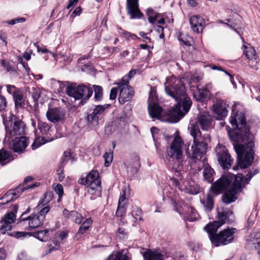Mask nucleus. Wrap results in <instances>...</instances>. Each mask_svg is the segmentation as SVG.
<instances>
[{
	"mask_svg": "<svg viewBox=\"0 0 260 260\" xmlns=\"http://www.w3.org/2000/svg\"><path fill=\"white\" fill-rule=\"evenodd\" d=\"M165 84L166 93L178 102L177 104L168 111V118L165 119L163 116V109L157 103L151 100V95L149 94V103L148 105L149 114L153 119L173 123L177 122L188 112L192 105V102L186 95L185 86L180 79L172 76L167 79ZM150 94H152V93Z\"/></svg>",
	"mask_w": 260,
	"mask_h": 260,
	"instance_id": "f257e3e1",
	"label": "nucleus"
},
{
	"mask_svg": "<svg viewBox=\"0 0 260 260\" xmlns=\"http://www.w3.org/2000/svg\"><path fill=\"white\" fill-rule=\"evenodd\" d=\"M230 122L232 126L238 131H228L231 140L234 142L238 166L242 169L246 168L251 165L254 158V144L252 141L254 136L250 132V128L246 124V118L242 112L235 113L233 110Z\"/></svg>",
	"mask_w": 260,
	"mask_h": 260,
	"instance_id": "f03ea898",
	"label": "nucleus"
},
{
	"mask_svg": "<svg viewBox=\"0 0 260 260\" xmlns=\"http://www.w3.org/2000/svg\"><path fill=\"white\" fill-rule=\"evenodd\" d=\"M190 134L193 138V143L190 148L188 146L185 153L188 157L196 161L201 159L206 151V137L202 136L199 127L194 124L190 127Z\"/></svg>",
	"mask_w": 260,
	"mask_h": 260,
	"instance_id": "7ed1b4c3",
	"label": "nucleus"
},
{
	"mask_svg": "<svg viewBox=\"0 0 260 260\" xmlns=\"http://www.w3.org/2000/svg\"><path fill=\"white\" fill-rule=\"evenodd\" d=\"M183 144L181 138L179 136L176 137L170 147L167 150L169 157L167 165L177 173V176L179 174L183 165V161L182 159Z\"/></svg>",
	"mask_w": 260,
	"mask_h": 260,
	"instance_id": "20e7f679",
	"label": "nucleus"
},
{
	"mask_svg": "<svg viewBox=\"0 0 260 260\" xmlns=\"http://www.w3.org/2000/svg\"><path fill=\"white\" fill-rule=\"evenodd\" d=\"M233 178H234V181L231 188L237 192L241 191L242 188L246 184L244 177L241 174H238L236 176L230 175L222 176L212 186L211 188L213 191L216 194H218L221 191L226 189L231 184Z\"/></svg>",
	"mask_w": 260,
	"mask_h": 260,
	"instance_id": "39448f33",
	"label": "nucleus"
},
{
	"mask_svg": "<svg viewBox=\"0 0 260 260\" xmlns=\"http://www.w3.org/2000/svg\"><path fill=\"white\" fill-rule=\"evenodd\" d=\"M6 134L4 142H9L14 137L25 134V124L24 122L13 114L3 118Z\"/></svg>",
	"mask_w": 260,
	"mask_h": 260,
	"instance_id": "423d86ee",
	"label": "nucleus"
},
{
	"mask_svg": "<svg viewBox=\"0 0 260 260\" xmlns=\"http://www.w3.org/2000/svg\"><path fill=\"white\" fill-rule=\"evenodd\" d=\"M235 228H227L220 231L218 234L216 232H207L209 238L213 245L215 246L227 245L232 243L234 239V235L236 233Z\"/></svg>",
	"mask_w": 260,
	"mask_h": 260,
	"instance_id": "0eeeda50",
	"label": "nucleus"
},
{
	"mask_svg": "<svg viewBox=\"0 0 260 260\" xmlns=\"http://www.w3.org/2000/svg\"><path fill=\"white\" fill-rule=\"evenodd\" d=\"M66 92L69 96L74 98L75 100L83 99L80 102V105H81L86 103L93 93L91 88L83 85L78 86L69 85L66 88Z\"/></svg>",
	"mask_w": 260,
	"mask_h": 260,
	"instance_id": "6e6552de",
	"label": "nucleus"
},
{
	"mask_svg": "<svg viewBox=\"0 0 260 260\" xmlns=\"http://www.w3.org/2000/svg\"><path fill=\"white\" fill-rule=\"evenodd\" d=\"M39 185L40 183L38 182L28 185L26 186H24V184L19 185L13 189L9 190L1 198V200H6L4 204H8L16 200L24 190L35 188L39 186Z\"/></svg>",
	"mask_w": 260,
	"mask_h": 260,
	"instance_id": "1a4fd4ad",
	"label": "nucleus"
},
{
	"mask_svg": "<svg viewBox=\"0 0 260 260\" xmlns=\"http://www.w3.org/2000/svg\"><path fill=\"white\" fill-rule=\"evenodd\" d=\"M215 152L218 161L224 169H228L231 167L233 160L226 148L222 145L218 144L215 148Z\"/></svg>",
	"mask_w": 260,
	"mask_h": 260,
	"instance_id": "9d476101",
	"label": "nucleus"
},
{
	"mask_svg": "<svg viewBox=\"0 0 260 260\" xmlns=\"http://www.w3.org/2000/svg\"><path fill=\"white\" fill-rule=\"evenodd\" d=\"M126 77H125L121 80L120 82L117 83L120 89L118 101L121 104H123L126 102L130 101L134 96V90L128 85L129 82L126 80Z\"/></svg>",
	"mask_w": 260,
	"mask_h": 260,
	"instance_id": "9b49d317",
	"label": "nucleus"
},
{
	"mask_svg": "<svg viewBox=\"0 0 260 260\" xmlns=\"http://www.w3.org/2000/svg\"><path fill=\"white\" fill-rule=\"evenodd\" d=\"M232 215V212L225 209L218 213V220L210 223L204 227V230L207 232H216L219 227L228 221V218Z\"/></svg>",
	"mask_w": 260,
	"mask_h": 260,
	"instance_id": "f8f14e48",
	"label": "nucleus"
},
{
	"mask_svg": "<svg viewBox=\"0 0 260 260\" xmlns=\"http://www.w3.org/2000/svg\"><path fill=\"white\" fill-rule=\"evenodd\" d=\"M78 183L81 185H87L92 190L100 187L101 181L99 179V173L96 171L92 170L85 177L79 179Z\"/></svg>",
	"mask_w": 260,
	"mask_h": 260,
	"instance_id": "ddd939ff",
	"label": "nucleus"
},
{
	"mask_svg": "<svg viewBox=\"0 0 260 260\" xmlns=\"http://www.w3.org/2000/svg\"><path fill=\"white\" fill-rule=\"evenodd\" d=\"M109 106V104L96 106L91 112L87 115V120L88 123L93 126L98 125L102 114Z\"/></svg>",
	"mask_w": 260,
	"mask_h": 260,
	"instance_id": "4468645a",
	"label": "nucleus"
},
{
	"mask_svg": "<svg viewBox=\"0 0 260 260\" xmlns=\"http://www.w3.org/2000/svg\"><path fill=\"white\" fill-rule=\"evenodd\" d=\"M10 148L15 152L22 153L28 145V141L25 137H15L14 140H11L9 142Z\"/></svg>",
	"mask_w": 260,
	"mask_h": 260,
	"instance_id": "2eb2a0df",
	"label": "nucleus"
},
{
	"mask_svg": "<svg viewBox=\"0 0 260 260\" xmlns=\"http://www.w3.org/2000/svg\"><path fill=\"white\" fill-rule=\"evenodd\" d=\"M139 0H126V9L131 19H140L143 13L139 8Z\"/></svg>",
	"mask_w": 260,
	"mask_h": 260,
	"instance_id": "dca6fc26",
	"label": "nucleus"
},
{
	"mask_svg": "<svg viewBox=\"0 0 260 260\" xmlns=\"http://www.w3.org/2000/svg\"><path fill=\"white\" fill-rule=\"evenodd\" d=\"M16 219L15 214L10 212L5 215L1 221L2 225L0 229V233L5 234L6 232L10 231L12 229L11 224L13 223Z\"/></svg>",
	"mask_w": 260,
	"mask_h": 260,
	"instance_id": "f3484780",
	"label": "nucleus"
},
{
	"mask_svg": "<svg viewBox=\"0 0 260 260\" xmlns=\"http://www.w3.org/2000/svg\"><path fill=\"white\" fill-rule=\"evenodd\" d=\"M64 112L60 108H49L47 113L48 120L52 122L56 123L62 120L64 117Z\"/></svg>",
	"mask_w": 260,
	"mask_h": 260,
	"instance_id": "a211bd4d",
	"label": "nucleus"
},
{
	"mask_svg": "<svg viewBox=\"0 0 260 260\" xmlns=\"http://www.w3.org/2000/svg\"><path fill=\"white\" fill-rule=\"evenodd\" d=\"M227 105L222 100H219L212 106V112L217 115V118L220 119L228 114Z\"/></svg>",
	"mask_w": 260,
	"mask_h": 260,
	"instance_id": "6ab92c4d",
	"label": "nucleus"
},
{
	"mask_svg": "<svg viewBox=\"0 0 260 260\" xmlns=\"http://www.w3.org/2000/svg\"><path fill=\"white\" fill-rule=\"evenodd\" d=\"M189 23L193 31L198 34L203 31L205 25L204 19L199 15L191 16L189 19Z\"/></svg>",
	"mask_w": 260,
	"mask_h": 260,
	"instance_id": "aec40b11",
	"label": "nucleus"
},
{
	"mask_svg": "<svg viewBox=\"0 0 260 260\" xmlns=\"http://www.w3.org/2000/svg\"><path fill=\"white\" fill-rule=\"evenodd\" d=\"M171 190L165 191L164 195L166 194V197L170 200V202L173 205L174 210L178 212L180 214L183 213L179 208V206H178V203L179 202V197L173 191L172 188H170Z\"/></svg>",
	"mask_w": 260,
	"mask_h": 260,
	"instance_id": "412c9836",
	"label": "nucleus"
},
{
	"mask_svg": "<svg viewBox=\"0 0 260 260\" xmlns=\"http://www.w3.org/2000/svg\"><path fill=\"white\" fill-rule=\"evenodd\" d=\"M27 220H29L28 226L30 229H35L43 224V220L38 216V214H31L26 218H22L21 221Z\"/></svg>",
	"mask_w": 260,
	"mask_h": 260,
	"instance_id": "4be33fe9",
	"label": "nucleus"
},
{
	"mask_svg": "<svg viewBox=\"0 0 260 260\" xmlns=\"http://www.w3.org/2000/svg\"><path fill=\"white\" fill-rule=\"evenodd\" d=\"M144 260H164V255L158 251L147 249L143 253Z\"/></svg>",
	"mask_w": 260,
	"mask_h": 260,
	"instance_id": "5701e85b",
	"label": "nucleus"
},
{
	"mask_svg": "<svg viewBox=\"0 0 260 260\" xmlns=\"http://www.w3.org/2000/svg\"><path fill=\"white\" fill-rule=\"evenodd\" d=\"M68 233L69 231L67 230L58 231L54 235L52 240L53 243L55 246L64 243L68 237Z\"/></svg>",
	"mask_w": 260,
	"mask_h": 260,
	"instance_id": "b1692460",
	"label": "nucleus"
},
{
	"mask_svg": "<svg viewBox=\"0 0 260 260\" xmlns=\"http://www.w3.org/2000/svg\"><path fill=\"white\" fill-rule=\"evenodd\" d=\"M197 90L193 93L195 99L199 101H203L209 95L210 91L208 89L205 87L200 88L197 87Z\"/></svg>",
	"mask_w": 260,
	"mask_h": 260,
	"instance_id": "393cba45",
	"label": "nucleus"
},
{
	"mask_svg": "<svg viewBox=\"0 0 260 260\" xmlns=\"http://www.w3.org/2000/svg\"><path fill=\"white\" fill-rule=\"evenodd\" d=\"M237 192L232 188L226 190L222 196V201L226 204L235 202L237 199Z\"/></svg>",
	"mask_w": 260,
	"mask_h": 260,
	"instance_id": "a878e982",
	"label": "nucleus"
},
{
	"mask_svg": "<svg viewBox=\"0 0 260 260\" xmlns=\"http://www.w3.org/2000/svg\"><path fill=\"white\" fill-rule=\"evenodd\" d=\"M53 230L45 229L44 230L40 231L34 232L33 236L41 241H47L50 237V233H52Z\"/></svg>",
	"mask_w": 260,
	"mask_h": 260,
	"instance_id": "bb28decb",
	"label": "nucleus"
},
{
	"mask_svg": "<svg viewBox=\"0 0 260 260\" xmlns=\"http://www.w3.org/2000/svg\"><path fill=\"white\" fill-rule=\"evenodd\" d=\"M211 118L208 115H201L198 118V121L203 130H208L210 127Z\"/></svg>",
	"mask_w": 260,
	"mask_h": 260,
	"instance_id": "cd10ccee",
	"label": "nucleus"
},
{
	"mask_svg": "<svg viewBox=\"0 0 260 260\" xmlns=\"http://www.w3.org/2000/svg\"><path fill=\"white\" fill-rule=\"evenodd\" d=\"M201 203L204 205L206 211H210L214 207V199L211 194H207L205 199L201 201Z\"/></svg>",
	"mask_w": 260,
	"mask_h": 260,
	"instance_id": "c85d7f7f",
	"label": "nucleus"
},
{
	"mask_svg": "<svg viewBox=\"0 0 260 260\" xmlns=\"http://www.w3.org/2000/svg\"><path fill=\"white\" fill-rule=\"evenodd\" d=\"M203 173L204 179L206 180L207 182H211L213 181V176L214 171L208 164L204 165Z\"/></svg>",
	"mask_w": 260,
	"mask_h": 260,
	"instance_id": "c756f323",
	"label": "nucleus"
},
{
	"mask_svg": "<svg viewBox=\"0 0 260 260\" xmlns=\"http://www.w3.org/2000/svg\"><path fill=\"white\" fill-rule=\"evenodd\" d=\"M13 97L16 109L21 108L24 105V100L20 91L15 93Z\"/></svg>",
	"mask_w": 260,
	"mask_h": 260,
	"instance_id": "7c9ffc66",
	"label": "nucleus"
},
{
	"mask_svg": "<svg viewBox=\"0 0 260 260\" xmlns=\"http://www.w3.org/2000/svg\"><path fill=\"white\" fill-rule=\"evenodd\" d=\"M244 53L248 59L251 60H255L256 59V54L254 48L251 46L245 47L244 51Z\"/></svg>",
	"mask_w": 260,
	"mask_h": 260,
	"instance_id": "2f4dec72",
	"label": "nucleus"
},
{
	"mask_svg": "<svg viewBox=\"0 0 260 260\" xmlns=\"http://www.w3.org/2000/svg\"><path fill=\"white\" fill-rule=\"evenodd\" d=\"M11 154L8 151L1 149L0 150V164L4 165L11 160Z\"/></svg>",
	"mask_w": 260,
	"mask_h": 260,
	"instance_id": "473e14b6",
	"label": "nucleus"
},
{
	"mask_svg": "<svg viewBox=\"0 0 260 260\" xmlns=\"http://www.w3.org/2000/svg\"><path fill=\"white\" fill-rule=\"evenodd\" d=\"M185 217L189 221H193L197 219L198 214L196 210L192 207H187Z\"/></svg>",
	"mask_w": 260,
	"mask_h": 260,
	"instance_id": "72a5a7b5",
	"label": "nucleus"
},
{
	"mask_svg": "<svg viewBox=\"0 0 260 260\" xmlns=\"http://www.w3.org/2000/svg\"><path fill=\"white\" fill-rule=\"evenodd\" d=\"M70 219L77 224H80L82 223L84 218L77 211L73 210L71 211Z\"/></svg>",
	"mask_w": 260,
	"mask_h": 260,
	"instance_id": "f704fd0d",
	"label": "nucleus"
},
{
	"mask_svg": "<svg viewBox=\"0 0 260 260\" xmlns=\"http://www.w3.org/2000/svg\"><path fill=\"white\" fill-rule=\"evenodd\" d=\"M132 216L135 219L134 222L137 221H141L142 219V212L141 209L137 207H134L133 209L131 212Z\"/></svg>",
	"mask_w": 260,
	"mask_h": 260,
	"instance_id": "c9c22d12",
	"label": "nucleus"
},
{
	"mask_svg": "<svg viewBox=\"0 0 260 260\" xmlns=\"http://www.w3.org/2000/svg\"><path fill=\"white\" fill-rule=\"evenodd\" d=\"M38 127L41 133L43 134H47L50 128V126L48 125V123L40 120L38 121Z\"/></svg>",
	"mask_w": 260,
	"mask_h": 260,
	"instance_id": "e433bc0d",
	"label": "nucleus"
},
{
	"mask_svg": "<svg viewBox=\"0 0 260 260\" xmlns=\"http://www.w3.org/2000/svg\"><path fill=\"white\" fill-rule=\"evenodd\" d=\"M47 142V140L44 137H38L31 145V147L32 149H36L42 145L45 144Z\"/></svg>",
	"mask_w": 260,
	"mask_h": 260,
	"instance_id": "4c0bfd02",
	"label": "nucleus"
},
{
	"mask_svg": "<svg viewBox=\"0 0 260 260\" xmlns=\"http://www.w3.org/2000/svg\"><path fill=\"white\" fill-rule=\"evenodd\" d=\"M94 90V99L95 101H101L103 96L102 87L99 85H93Z\"/></svg>",
	"mask_w": 260,
	"mask_h": 260,
	"instance_id": "58836bf2",
	"label": "nucleus"
},
{
	"mask_svg": "<svg viewBox=\"0 0 260 260\" xmlns=\"http://www.w3.org/2000/svg\"><path fill=\"white\" fill-rule=\"evenodd\" d=\"M250 237V238L248 239V240L251 241L253 244H256L260 246V232L252 234Z\"/></svg>",
	"mask_w": 260,
	"mask_h": 260,
	"instance_id": "ea45409f",
	"label": "nucleus"
},
{
	"mask_svg": "<svg viewBox=\"0 0 260 260\" xmlns=\"http://www.w3.org/2000/svg\"><path fill=\"white\" fill-rule=\"evenodd\" d=\"M113 152L112 151H110L109 152H106L104 153L103 157L105 159V167H109L110 164L112 162L113 160Z\"/></svg>",
	"mask_w": 260,
	"mask_h": 260,
	"instance_id": "a19ab883",
	"label": "nucleus"
},
{
	"mask_svg": "<svg viewBox=\"0 0 260 260\" xmlns=\"http://www.w3.org/2000/svg\"><path fill=\"white\" fill-rule=\"evenodd\" d=\"M171 181H172V185L173 186L177 187L179 189H180V190H182L183 189H189V187H190V186H191V185H188L186 184L185 182H184V187L183 188L182 186H180V182L179 180L178 179L175 178L174 177H173L172 178H171Z\"/></svg>",
	"mask_w": 260,
	"mask_h": 260,
	"instance_id": "79ce46f5",
	"label": "nucleus"
},
{
	"mask_svg": "<svg viewBox=\"0 0 260 260\" xmlns=\"http://www.w3.org/2000/svg\"><path fill=\"white\" fill-rule=\"evenodd\" d=\"M127 205L123 204L122 206L118 205L117 209L116 212V215L118 217H122L126 213Z\"/></svg>",
	"mask_w": 260,
	"mask_h": 260,
	"instance_id": "37998d69",
	"label": "nucleus"
},
{
	"mask_svg": "<svg viewBox=\"0 0 260 260\" xmlns=\"http://www.w3.org/2000/svg\"><path fill=\"white\" fill-rule=\"evenodd\" d=\"M259 171L257 169L250 170L246 175L245 179L246 184H248L251 178L256 174H258Z\"/></svg>",
	"mask_w": 260,
	"mask_h": 260,
	"instance_id": "c03bdc74",
	"label": "nucleus"
},
{
	"mask_svg": "<svg viewBox=\"0 0 260 260\" xmlns=\"http://www.w3.org/2000/svg\"><path fill=\"white\" fill-rule=\"evenodd\" d=\"M31 92L32 98L34 102L36 103L39 99L40 98L41 90L40 89L38 88H32Z\"/></svg>",
	"mask_w": 260,
	"mask_h": 260,
	"instance_id": "a18cd8bd",
	"label": "nucleus"
},
{
	"mask_svg": "<svg viewBox=\"0 0 260 260\" xmlns=\"http://www.w3.org/2000/svg\"><path fill=\"white\" fill-rule=\"evenodd\" d=\"M109 260H128V257L126 255L118 253L116 254L111 255L109 256Z\"/></svg>",
	"mask_w": 260,
	"mask_h": 260,
	"instance_id": "49530a36",
	"label": "nucleus"
},
{
	"mask_svg": "<svg viewBox=\"0 0 260 260\" xmlns=\"http://www.w3.org/2000/svg\"><path fill=\"white\" fill-rule=\"evenodd\" d=\"M146 15L148 16V19L149 22L152 21V17L155 16H160V14L157 12L154 11L151 8H148L146 11Z\"/></svg>",
	"mask_w": 260,
	"mask_h": 260,
	"instance_id": "de8ad7c7",
	"label": "nucleus"
},
{
	"mask_svg": "<svg viewBox=\"0 0 260 260\" xmlns=\"http://www.w3.org/2000/svg\"><path fill=\"white\" fill-rule=\"evenodd\" d=\"M250 90L252 92V96L255 95L256 93H260V85L255 84L252 86V88H250ZM256 99L260 102V95L256 97Z\"/></svg>",
	"mask_w": 260,
	"mask_h": 260,
	"instance_id": "09e8293b",
	"label": "nucleus"
},
{
	"mask_svg": "<svg viewBox=\"0 0 260 260\" xmlns=\"http://www.w3.org/2000/svg\"><path fill=\"white\" fill-rule=\"evenodd\" d=\"M126 201L127 199L126 198V189H122V194L120 195V197L119 199L118 205H119V206H122L123 203L127 205Z\"/></svg>",
	"mask_w": 260,
	"mask_h": 260,
	"instance_id": "8fccbe9b",
	"label": "nucleus"
},
{
	"mask_svg": "<svg viewBox=\"0 0 260 260\" xmlns=\"http://www.w3.org/2000/svg\"><path fill=\"white\" fill-rule=\"evenodd\" d=\"M6 87L7 92L9 94H12L13 96L19 91L14 85H7Z\"/></svg>",
	"mask_w": 260,
	"mask_h": 260,
	"instance_id": "3c124183",
	"label": "nucleus"
},
{
	"mask_svg": "<svg viewBox=\"0 0 260 260\" xmlns=\"http://www.w3.org/2000/svg\"><path fill=\"white\" fill-rule=\"evenodd\" d=\"M29 234V233L24 232H14L10 234L11 236H14L16 238L25 237Z\"/></svg>",
	"mask_w": 260,
	"mask_h": 260,
	"instance_id": "603ef678",
	"label": "nucleus"
},
{
	"mask_svg": "<svg viewBox=\"0 0 260 260\" xmlns=\"http://www.w3.org/2000/svg\"><path fill=\"white\" fill-rule=\"evenodd\" d=\"M49 210L50 207L48 206H46L40 210L38 216L44 220L45 214H47Z\"/></svg>",
	"mask_w": 260,
	"mask_h": 260,
	"instance_id": "864d4df0",
	"label": "nucleus"
},
{
	"mask_svg": "<svg viewBox=\"0 0 260 260\" xmlns=\"http://www.w3.org/2000/svg\"><path fill=\"white\" fill-rule=\"evenodd\" d=\"M88 230L85 229L84 226H80L77 233L76 234V237L78 238H81L83 237L84 234L87 232Z\"/></svg>",
	"mask_w": 260,
	"mask_h": 260,
	"instance_id": "5fc2aeb1",
	"label": "nucleus"
},
{
	"mask_svg": "<svg viewBox=\"0 0 260 260\" xmlns=\"http://www.w3.org/2000/svg\"><path fill=\"white\" fill-rule=\"evenodd\" d=\"M211 69L214 70H218V71H223L226 75H229L230 77V80L232 84H234V78L233 76L230 74L229 73H228L227 71H224L221 68H220L219 67H217L216 66H213L211 67Z\"/></svg>",
	"mask_w": 260,
	"mask_h": 260,
	"instance_id": "6e6d98bb",
	"label": "nucleus"
},
{
	"mask_svg": "<svg viewBox=\"0 0 260 260\" xmlns=\"http://www.w3.org/2000/svg\"><path fill=\"white\" fill-rule=\"evenodd\" d=\"M7 101L6 98L0 94V111H2L6 107Z\"/></svg>",
	"mask_w": 260,
	"mask_h": 260,
	"instance_id": "4d7b16f0",
	"label": "nucleus"
},
{
	"mask_svg": "<svg viewBox=\"0 0 260 260\" xmlns=\"http://www.w3.org/2000/svg\"><path fill=\"white\" fill-rule=\"evenodd\" d=\"M54 190L56 193H57L59 197H61L63 193V187L61 184H57Z\"/></svg>",
	"mask_w": 260,
	"mask_h": 260,
	"instance_id": "13d9d810",
	"label": "nucleus"
},
{
	"mask_svg": "<svg viewBox=\"0 0 260 260\" xmlns=\"http://www.w3.org/2000/svg\"><path fill=\"white\" fill-rule=\"evenodd\" d=\"M118 88L113 87L111 89L110 93V99L113 100L116 98L117 94Z\"/></svg>",
	"mask_w": 260,
	"mask_h": 260,
	"instance_id": "bf43d9fd",
	"label": "nucleus"
},
{
	"mask_svg": "<svg viewBox=\"0 0 260 260\" xmlns=\"http://www.w3.org/2000/svg\"><path fill=\"white\" fill-rule=\"evenodd\" d=\"M92 220L91 218L86 219L81 225L82 226H84L85 229L88 230L89 228L91 225Z\"/></svg>",
	"mask_w": 260,
	"mask_h": 260,
	"instance_id": "052dcab7",
	"label": "nucleus"
},
{
	"mask_svg": "<svg viewBox=\"0 0 260 260\" xmlns=\"http://www.w3.org/2000/svg\"><path fill=\"white\" fill-rule=\"evenodd\" d=\"M135 159L137 161V162H136V167L132 170H131V171L133 173V174H135V173H137L138 172V170H139V167H140L141 165H140V162L139 161V157L138 156H136L135 157Z\"/></svg>",
	"mask_w": 260,
	"mask_h": 260,
	"instance_id": "680f3d73",
	"label": "nucleus"
},
{
	"mask_svg": "<svg viewBox=\"0 0 260 260\" xmlns=\"http://www.w3.org/2000/svg\"><path fill=\"white\" fill-rule=\"evenodd\" d=\"M136 74V71L135 70H131L129 72L128 75L124 76L122 79H123L125 77H127L126 78V80L129 82V79H131Z\"/></svg>",
	"mask_w": 260,
	"mask_h": 260,
	"instance_id": "e2e57ef3",
	"label": "nucleus"
},
{
	"mask_svg": "<svg viewBox=\"0 0 260 260\" xmlns=\"http://www.w3.org/2000/svg\"><path fill=\"white\" fill-rule=\"evenodd\" d=\"M177 38L178 41L182 43L183 45H185L186 46H189L190 44L188 41L184 40L182 37L181 35L180 34L179 35H178Z\"/></svg>",
	"mask_w": 260,
	"mask_h": 260,
	"instance_id": "0e129e2a",
	"label": "nucleus"
},
{
	"mask_svg": "<svg viewBox=\"0 0 260 260\" xmlns=\"http://www.w3.org/2000/svg\"><path fill=\"white\" fill-rule=\"evenodd\" d=\"M81 11L82 9L81 7H77L72 13L71 15L72 17H75L76 16L80 15V14L81 13Z\"/></svg>",
	"mask_w": 260,
	"mask_h": 260,
	"instance_id": "69168bd1",
	"label": "nucleus"
},
{
	"mask_svg": "<svg viewBox=\"0 0 260 260\" xmlns=\"http://www.w3.org/2000/svg\"><path fill=\"white\" fill-rule=\"evenodd\" d=\"M120 30L121 31V32H119L124 37H125L126 39H128L130 38L131 34L129 32H127L124 30H123L122 29H120Z\"/></svg>",
	"mask_w": 260,
	"mask_h": 260,
	"instance_id": "338daca9",
	"label": "nucleus"
},
{
	"mask_svg": "<svg viewBox=\"0 0 260 260\" xmlns=\"http://www.w3.org/2000/svg\"><path fill=\"white\" fill-rule=\"evenodd\" d=\"M78 2V0H70L69 4L67 6V8L68 9H70V8L74 7Z\"/></svg>",
	"mask_w": 260,
	"mask_h": 260,
	"instance_id": "774afa93",
	"label": "nucleus"
}]
</instances>
